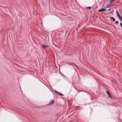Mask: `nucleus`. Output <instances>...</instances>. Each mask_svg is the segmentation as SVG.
Returning <instances> with one entry per match:
<instances>
[{"mask_svg":"<svg viewBox=\"0 0 122 122\" xmlns=\"http://www.w3.org/2000/svg\"><path fill=\"white\" fill-rule=\"evenodd\" d=\"M120 25L121 27L122 28V23L121 22L120 23Z\"/></svg>","mask_w":122,"mask_h":122,"instance_id":"nucleus-10","label":"nucleus"},{"mask_svg":"<svg viewBox=\"0 0 122 122\" xmlns=\"http://www.w3.org/2000/svg\"><path fill=\"white\" fill-rule=\"evenodd\" d=\"M42 47H43V48L45 49V47H46V45H42Z\"/></svg>","mask_w":122,"mask_h":122,"instance_id":"nucleus-8","label":"nucleus"},{"mask_svg":"<svg viewBox=\"0 0 122 122\" xmlns=\"http://www.w3.org/2000/svg\"><path fill=\"white\" fill-rule=\"evenodd\" d=\"M115 0H110V3H112Z\"/></svg>","mask_w":122,"mask_h":122,"instance_id":"nucleus-7","label":"nucleus"},{"mask_svg":"<svg viewBox=\"0 0 122 122\" xmlns=\"http://www.w3.org/2000/svg\"><path fill=\"white\" fill-rule=\"evenodd\" d=\"M106 10V9L101 8V9H100V10H99L98 11L99 12H104V11H105Z\"/></svg>","mask_w":122,"mask_h":122,"instance_id":"nucleus-2","label":"nucleus"},{"mask_svg":"<svg viewBox=\"0 0 122 122\" xmlns=\"http://www.w3.org/2000/svg\"><path fill=\"white\" fill-rule=\"evenodd\" d=\"M59 94H60L61 95H62L61 93H59Z\"/></svg>","mask_w":122,"mask_h":122,"instance_id":"nucleus-14","label":"nucleus"},{"mask_svg":"<svg viewBox=\"0 0 122 122\" xmlns=\"http://www.w3.org/2000/svg\"><path fill=\"white\" fill-rule=\"evenodd\" d=\"M115 23L117 24H118V23L119 22L118 21H117L115 22Z\"/></svg>","mask_w":122,"mask_h":122,"instance_id":"nucleus-11","label":"nucleus"},{"mask_svg":"<svg viewBox=\"0 0 122 122\" xmlns=\"http://www.w3.org/2000/svg\"><path fill=\"white\" fill-rule=\"evenodd\" d=\"M48 46H46V47H47Z\"/></svg>","mask_w":122,"mask_h":122,"instance_id":"nucleus-16","label":"nucleus"},{"mask_svg":"<svg viewBox=\"0 0 122 122\" xmlns=\"http://www.w3.org/2000/svg\"><path fill=\"white\" fill-rule=\"evenodd\" d=\"M116 13H117V17H118V18H119L120 19V18H122V17L120 15V14H119V12H118V11H117V10L116 11Z\"/></svg>","mask_w":122,"mask_h":122,"instance_id":"nucleus-1","label":"nucleus"},{"mask_svg":"<svg viewBox=\"0 0 122 122\" xmlns=\"http://www.w3.org/2000/svg\"><path fill=\"white\" fill-rule=\"evenodd\" d=\"M107 94L109 96V97H111V95H110V92H109V91H107Z\"/></svg>","mask_w":122,"mask_h":122,"instance_id":"nucleus-5","label":"nucleus"},{"mask_svg":"<svg viewBox=\"0 0 122 122\" xmlns=\"http://www.w3.org/2000/svg\"><path fill=\"white\" fill-rule=\"evenodd\" d=\"M120 19L121 21L122 22V17L120 18Z\"/></svg>","mask_w":122,"mask_h":122,"instance_id":"nucleus-12","label":"nucleus"},{"mask_svg":"<svg viewBox=\"0 0 122 122\" xmlns=\"http://www.w3.org/2000/svg\"><path fill=\"white\" fill-rule=\"evenodd\" d=\"M111 8H109L108 10V11H109V10H111Z\"/></svg>","mask_w":122,"mask_h":122,"instance_id":"nucleus-13","label":"nucleus"},{"mask_svg":"<svg viewBox=\"0 0 122 122\" xmlns=\"http://www.w3.org/2000/svg\"><path fill=\"white\" fill-rule=\"evenodd\" d=\"M110 3H110L108 4L106 6V8H109V7H110L111 6H112V5H111Z\"/></svg>","mask_w":122,"mask_h":122,"instance_id":"nucleus-4","label":"nucleus"},{"mask_svg":"<svg viewBox=\"0 0 122 122\" xmlns=\"http://www.w3.org/2000/svg\"><path fill=\"white\" fill-rule=\"evenodd\" d=\"M113 21H115V19L113 17H112L111 19Z\"/></svg>","mask_w":122,"mask_h":122,"instance_id":"nucleus-6","label":"nucleus"},{"mask_svg":"<svg viewBox=\"0 0 122 122\" xmlns=\"http://www.w3.org/2000/svg\"><path fill=\"white\" fill-rule=\"evenodd\" d=\"M86 8L88 9H90L91 8V7L89 6H88L86 7Z\"/></svg>","mask_w":122,"mask_h":122,"instance_id":"nucleus-9","label":"nucleus"},{"mask_svg":"<svg viewBox=\"0 0 122 122\" xmlns=\"http://www.w3.org/2000/svg\"><path fill=\"white\" fill-rule=\"evenodd\" d=\"M55 92H56L57 93H58V92H57L56 91H55Z\"/></svg>","mask_w":122,"mask_h":122,"instance_id":"nucleus-15","label":"nucleus"},{"mask_svg":"<svg viewBox=\"0 0 122 122\" xmlns=\"http://www.w3.org/2000/svg\"><path fill=\"white\" fill-rule=\"evenodd\" d=\"M54 103V101L53 99H52L49 103L48 104L49 105L52 104Z\"/></svg>","mask_w":122,"mask_h":122,"instance_id":"nucleus-3","label":"nucleus"}]
</instances>
